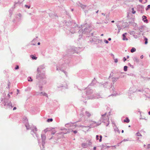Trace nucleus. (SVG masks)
Instances as JSON below:
<instances>
[{
  "label": "nucleus",
  "instance_id": "f257e3e1",
  "mask_svg": "<svg viewBox=\"0 0 150 150\" xmlns=\"http://www.w3.org/2000/svg\"><path fill=\"white\" fill-rule=\"evenodd\" d=\"M80 47H76L74 46L71 47L67 51V54L64 55L63 58L60 59L57 65L56 70L64 72L65 74L67 72L64 71L65 69L69 66L71 60V57L72 54L76 53H77L81 51Z\"/></svg>",
  "mask_w": 150,
  "mask_h": 150
},
{
  "label": "nucleus",
  "instance_id": "f03ea898",
  "mask_svg": "<svg viewBox=\"0 0 150 150\" xmlns=\"http://www.w3.org/2000/svg\"><path fill=\"white\" fill-rule=\"evenodd\" d=\"M23 121L25 127H26L27 130L30 129L31 134L34 137H36L38 140V144L40 147L41 150H44L45 145V140L46 139V135L44 134H41L42 142L41 143L40 142V140L38 139V135L37 133L38 129L35 126L33 125H30L28 122V120L26 117H24L23 118Z\"/></svg>",
  "mask_w": 150,
  "mask_h": 150
},
{
  "label": "nucleus",
  "instance_id": "7ed1b4c3",
  "mask_svg": "<svg viewBox=\"0 0 150 150\" xmlns=\"http://www.w3.org/2000/svg\"><path fill=\"white\" fill-rule=\"evenodd\" d=\"M86 96L84 97L82 96V98H81V100L83 101L84 103H86V101L87 99H92L93 98H102L101 96L99 95H97L96 96H94V97L92 96H88V95H91L93 92V91L90 88L88 87L86 88Z\"/></svg>",
  "mask_w": 150,
  "mask_h": 150
},
{
  "label": "nucleus",
  "instance_id": "20e7f679",
  "mask_svg": "<svg viewBox=\"0 0 150 150\" xmlns=\"http://www.w3.org/2000/svg\"><path fill=\"white\" fill-rule=\"evenodd\" d=\"M45 68V65L42 64L39 66L37 68L36 79L38 80L44 79L45 78V71L44 70Z\"/></svg>",
  "mask_w": 150,
  "mask_h": 150
},
{
  "label": "nucleus",
  "instance_id": "39448f33",
  "mask_svg": "<svg viewBox=\"0 0 150 150\" xmlns=\"http://www.w3.org/2000/svg\"><path fill=\"white\" fill-rule=\"evenodd\" d=\"M9 98H10V96L9 93L8 94ZM1 105L2 107H4L5 108H9L11 109L14 106V105H12L11 101L9 100V98H5L4 99V102Z\"/></svg>",
  "mask_w": 150,
  "mask_h": 150
},
{
  "label": "nucleus",
  "instance_id": "423d86ee",
  "mask_svg": "<svg viewBox=\"0 0 150 150\" xmlns=\"http://www.w3.org/2000/svg\"><path fill=\"white\" fill-rule=\"evenodd\" d=\"M107 113L105 112L104 114L101 115L102 117L99 120L98 122H102L105 123L106 126H108L109 124V121L108 117V116L106 117Z\"/></svg>",
  "mask_w": 150,
  "mask_h": 150
},
{
  "label": "nucleus",
  "instance_id": "0eeeda50",
  "mask_svg": "<svg viewBox=\"0 0 150 150\" xmlns=\"http://www.w3.org/2000/svg\"><path fill=\"white\" fill-rule=\"evenodd\" d=\"M70 23L71 24L70 27L71 28L69 29V30L71 33L73 34L75 33L76 29L78 28L79 27H77V24L74 21H72L71 22H70Z\"/></svg>",
  "mask_w": 150,
  "mask_h": 150
},
{
  "label": "nucleus",
  "instance_id": "6e6552de",
  "mask_svg": "<svg viewBox=\"0 0 150 150\" xmlns=\"http://www.w3.org/2000/svg\"><path fill=\"white\" fill-rule=\"evenodd\" d=\"M92 28L91 27H86L83 30H82V33L83 34H86V35H88L89 34H90L91 35L88 36H93V33L91 32Z\"/></svg>",
  "mask_w": 150,
  "mask_h": 150
},
{
  "label": "nucleus",
  "instance_id": "1a4fd4ad",
  "mask_svg": "<svg viewBox=\"0 0 150 150\" xmlns=\"http://www.w3.org/2000/svg\"><path fill=\"white\" fill-rule=\"evenodd\" d=\"M91 22L89 19H86L81 26L86 27H91Z\"/></svg>",
  "mask_w": 150,
  "mask_h": 150
},
{
  "label": "nucleus",
  "instance_id": "9d476101",
  "mask_svg": "<svg viewBox=\"0 0 150 150\" xmlns=\"http://www.w3.org/2000/svg\"><path fill=\"white\" fill-rule=\"evenodd\" d=\"M44 79H41L38 80L39 82V88L40 90V91L42 90V86L40 85H44L46 83V81Z\"/></svg>",
  "mask_w": 150,
  "mask_h": 150
},
{
  "label": "nucleus",
  "instance_id": "9b49d317",
  "mask_svg": "<svg viewBox=\"0 0 150 150\" xmlns=\"http://www.w3.org/2000/svg\"><path fill=\"white\" fill-rule=\"evenodd\" d=\"M77 4L78 6L81 7L83 9L85 13L88 12V10L87 9L88 8V7L86 6L83 5L79 2L77 3Z\"/></svg>",
  "mask_w": 150,
  "mask_h": 150
},
{
  "label": "nucleus",
  "instance_id": "f8f14e48",
  "mask_svg": "<svg viewBox=\"0 0 150 150\" xmlns=\"http://www.w3.org/2000/svg\"><path fill=\"white\" fill-rule=\"evenodd\" d=\"M93 122L94 123L91 124L90 125V126H88V127H89L90 128L91 127H95L100 125L101 124V122H98V123H97V122L96 121H93Z\"/></svg>",
  "mask_w": 150,
  "mask_h": 150
},
{
  "label": "nucleus",
  "instance_id": "ddd939ff",
  "mask_svg": "<svg viewBox=\"0 0 150 150\" xmlns=\"http://www.w3.org/2000/svg\"><path fill=\"white\" fill-rule=\"evenodd\" d=\"M103 42L102 39H99L96 38H93V43L95 44H98Z\"/></svg>",
  "mask_w": 150,
  "mask_h": 150
},
{
  "label": "nucleus",
  "instance_id": "4468645a",
  "mask_svg": "<svg viewBox=\"0 0 150 150\" xmlns=\"http://www.w3.org/2000/svg\"><path fill=\"white\" fill-rule=\"evenodd\" d=\"M137 10L140 11L141 13H143L144 10V6L143 5H139L137 6Z\"/></svg>",
  "mask_w": 150,
  "mask_h": 150
},
{
  "label": "nucleus",
  "instance_id": "2eb2a0df",
  "mask_svg": "<svg viewBox=\"0 0 150 150\" xmlns=\"http://www.w3.org/2000/svg\"><path fill=\"white\" fill-rule=\"evenodd\" d=\"M57 87L58 88H59V90H62L63 88H67V86H65L63 84H60L59 83H58L57 85Z\"/></svg>",
  "mask_w": 150,
  "mask_h": 150
},
{
  "label": "nucleus",
  "instance_id": "dca6fc26",
  "mask_svg": "<svg viewBox=\"0 0 150 150\" xmlns=\"http://www.w3.org/2000/svg\"><path fill=\"white\" fill-rule=\"evenodd\" d=\"M18 2L15 3L14 4V6H12L9 10V12L10 16L12 15L13 11L15 8V5L18 3Z\"/></svg>",
  "mask_w": 150,
  "mask_h": 150
},
{
  "label": "nucleus",
  "instance_id": "f3484780",
  "mask_svg": "<svg viewBox=\"0 0 150 150\" xmlns=\"http://www.w3.org/2000/svg\"><path fill=\"white\" fill-rule=\"evenodd\" d=\"M108 82H105L104 83H103V82H101L99 83V85L100 86H101L102 85L103 86V87L105 88H107L108 86Z\"/></svg>",
  "mask_w": 150,
  "mask_h": 150
},
{
  "label": "nucleus",
  "instance_id": "a211bd4d",
  "mask_svg": "<svg viewBox=\"0 0 150 150\" xmlns=\"http://www.w3.org/2000/svg\"><path fill=\"white\" fill-rule=\"evenodd\" d=\"M120 78V76L116 77H112V79L113 83V84H114V83L116 82Z\"/></svg>",
  "mask_w": 150,
  "mask_h": 150
},
{
  "label": "nucleus",
  "instance_id": "6ab92c4d",
  "mask_svg": "<svg viewBox=\"0 0 150 150\" xmlns=\"http://www.w3.org/2000/svg\"><path fill=\"white\" fill-rule=\"evenodd\" d=\"M142 20L143 21L146 23H147L148 22V20L147 19V17L145 16H142Z\"/></svg>",
  "mask_w": 150,
  "mask_h": 150
},
{
  "label": "nucleus",
  "instance_id": "aec40b11",
  "mask_svg": "<svg viewBox=\"0 0 150 150\" xmlns=\"http://www.w3.org/2000/svg\"><path fill=\"white\" fill-rule=\"evenodd\" d=\"M40 95L41 96H45L46 97H48V95L47 93L45 92H41L40 93Z\"/></svg>",
  "mask_w": 150,
  "mask_h": 150
},
{
  "label": "nucleus",
  "instance_id": "412c9836",
  "mask_svg": "<svg viewBox=\"0 0 150 150\" xmlns=\"http://www.w3.org/2000/svg\"><path fill=\"white\" fill-rule=\"evenodd\" d=\"M145 27V26L144 25H141L139 27V30L140 32H142L143 31L144 28Z\"/></svg>",
  "mask_w": 150,
  "mask_h": 150
},
{
  "label": "nucleus",
  "instance_id": "4be33fe9",
  "mask_svg": "<svg viewBox=\"0 0 150 150\" xmlns=\"http://www.w3.org/2000/svg\"><path fill=\"white\" fill-rule=\"evenodd\" d=\"M100 147H101V150H102L103 149H105L107 148V147H109L108 146H107L105 144H102L101 146H100Z\"/></svg>",
  "mask_w": 150,
  "mask_h": 150
},
{
  "label": "nucleus",
  "instance_id": "5701e85b",
  "mask_svg": "<svg viewBox=\"0 0 150 150\" xmlns=\"http://www.w3.org/2000/svg\"><path fill=\"white\" fill-rule=\"evenodd\" d=\"M30 57L33 60H36L37 58V57L35 55L32 54L30 55Z\"/></svg>",
  "mask_w": 150,
  "mask_h": 150
},
{
  "label": "nucleus",
  "instance_id": "b1692460",
  "mask_svg": "<svg viewBox=\"0 0 150 150\" xmlns=\"http://www.w3.org/2000/svg\"><path fill=\"white\" fill-rule=\"evenodd\" d=\"M144 91V90L142 89H136V91H133V92H142V93H143Z\"/></svg>",
  "mask_w": 150,
  "mask_h": 150
},
{
  "label": "nucleus",
  "instance_id": "393cba45",
  "mask_svg": "<svg viewBox=\"0 0 150 150\" xmlns=\"http://www.w3.org/2000/svg\"><path fill=\"white\" fill-rule=\"evenodd\" d=\"M129 121L130 120L128 117H126L125 119L124 120H123L124 122H126L127 123L129 122Z\"/></svg>",
  "mask_w": 150,
  "mask_h": 150
},
{
  "label": "nucleus",
  "instance_id": "a878e982",
  "mask_svg": "<svg viewBox=\"0 0 150 150\" xmlns=\"http://www.w3.org/2000/svg\"><path fill=\"white\" fill-rule=\"evenodd\" d=\"M144 43L146 45L148 43V39L145 36H144Z\"/></svg>",
  "mask_w": 150,
  "mask_h": 150
},
{
  "label": "nucleus",
  "instance_id": "bb28decb",
  "mask_svg": "<svg viewBox=\"0 0 150 150\" xmlns=\"http://www.w3.org/2000/svg\"><path fill=\"white\" fill-rule=\"evenodd\" d=\"M133 60L136 62L138 63L139 62V60L137 57H134L133 58Z\"/></svg>",
  "mask_w": 150,
  "mask_h": 150
},
{
  "label": "nucleus",
  "instance_id": "cd10ccee",
  "mask_svg": "<svg viewBox=\"0 0 150 150\" xmlns=\"http://www.w3.org/2000/svg\"><path fill=\"white\" fill-rule=\"evenodd\" d=\"M87 144L88 146H90L92 144V142H91V140H89L87 141Z\"/></svg>",
  "mask_w": 150,
  "mask_h": 150
},
{
  "label": "nucleus",
  "instance_id": "c85d7f7f",
  "mask_svg": "<svg viewBox=\"0 0 150 150\" xmlns=\"http://www.w3.org/2000/svg\"><path fill=\"white\" fill-rule=\"evenodd\" d=\"M31 89V87H28L25 90V91H30Z\"/></svg>",
  "mask_w": 150,
  "mask_h": 150
},
{
  "label": "nucleus",
  "instance_id": "c756f323",
  "mask_svg": "<svg viewBox=\"0 0 150 150\" xmlns=\"http://www.w3.org/2000/svg\"><path fill=\"white\" fill-rule=\"evenodd\" d=\"M136 90L134 87H131L129 89V90L131 91V93H133V91H136Z\"/></svg>",
  "mask_w": 150,
  "mask_h": 150
},
{
  "label": "nucleus",
  "instance_id": "7c9ffc66",
  "mask_svg": "<svg viewBox=\"0 0 150 150\" xmlns=\"http://www.w3.org/2000/svg\"><path fill=\"white\" fill-rule=\"evenodd\" d=\"M56 132V131L54 129V128H52V132H51V134L52 135H54Z\"/></svg>",
  "mask_w": 150,
  "mask_h": 150
},
{
  "label": "nucleus",
  "instance_id": "2f4dec72",
  "mask_svg": "<svg viewBox=\"0 0 150 150\" xmlns=\"http://www.w3.org/2000/svg\"><path fill=\"white\" fill-rule=\"evenodd\" d=\"M36 41V39H34L31 42L32 43L31 44L32 45H36V43L35 42V43H33V42H35V41Z\"/></svg>",
  "mask_w": 150,
  "mask_h": 150
},
{
  "label": "nucleus",
  "instance_id": "473e14b6",
  "mask_svg": "<svg viewBox=\"0 0 150 150\" xmlns=\"http://www.w3.org/2000/svg\"><path fill=\"white\" fill-rule=\"evenodd\" d=\"M122 36L123 37L122 40H127L128 39L126 37V36H125L124 35H122Z\"/></svg>",
  "mask_w": 150,
  "mask_h": 150
},
{
  "label": "nucleus",
  "instance_id": "72a5a7b5",
  "mask_svg": "<svg viewBox=\"0 0 150 150\" xmlns=\"http://www.w3.org/2000/svg\"><path fill=\"white\" fill-rule=\"evenodd\" d=\"M129 24H131L133 26H134V25H135L136 26L137 25V24L135 23L134 22H132V21H129Z\"/></svg>",
  "mask_w": 150,
  "mask_h": 150
},
{
  "label": "nucleus",
  "instance_id": "f704fd0d",
  "mask_svg": "<svg viewBox=\"0 0 150 150\" xmlns=\"http://www.w3.org/2000/svg\"><path fill=\"white\" fill-rule=\"evenodd\" d=\"M85 114L86 116H87L88 117H90L91 116V114L90 113L88 112V111H86L85 112Z\"/></svg>",
  "mask_w": 150,
  "mask_h": 150
},
{
  "label": "nucleus",
  "instance_id": "c9c22d12",
  "mask_svg": "<svg viewBox=\"0 0 150 150\" xmlns=\"http://www.w3.org/2000/svg\"><path fill=\"white\" fill-rule=\"evenodd\" d=\"M112 83L111 84V88H110V90L111 91L112 90V92H114L115 91V89L114 88V87L113 86H112Z\"/></svg>",
  "mask_w": 150,
  "mask_h": 150
},
{
  "label": "nucleus",
  "instance_id": "e433bc0d",
  "mask_svg": "<svg viewBox=\"0 0 150 150\" xmlns=\"http://www.w3.org/2000/svg\"><path fill=\"white\" fill-rule=\"evenodd\" d=\"M136 51V49L134 47H132L131 50L130 51L132 53Z\"/></svg>",
  "mask_w": 150,
  "mask_h": 150
},
{
  "label": "nucleus",
  "instance_id": "4c0bfd02",
  "mask_svg": "<svg viewBox=\"0 0 150 150\" xmlns=\"http://www.w3.org/2000/svg\"><path fill=\"white\" fill-rule=\"evenodd\" d=\"M115 127L114 128V130L115 131H117L119 133L120 132V131L118 129V128L116 127L115 126Z\"/></svg>",
  "mask_w": 150,
  "mask_h": 150
},
{
  "label": "nucleus",
  "instance_id": "58836bf2",
  "mask_svg": "<svg viewBox=\"0 0 150 150\" xmlns=\"http://www.w3.org/2000/svg\"><path fill=\"white\" fill-rule=\"evenodd\" d=\"M53 120V119L52 118H48L47 120V122H52Z\"/></svg>",
  "mask_w": 150,
  "mask_h": 150
},
{
  "label": "nucleus",
  "instance_id": "ea45409f",
  "mask_svg": "<svg viewBox=\"0 0 150 150\" xmlns=\"http://www.w3.org/2000/svg\"><path fill=\"white\" fill-rule=\"evenodd\" d=\"M87 143H83L82 144V146L83 147H85L86 146H87Z\"/></svg>",
  "mask_w": 150,
  "mask_h": 150
},
{
  "label": "nucleus",
  "instance_id": "a19ab883",
  "mask_svg": "<svg viewBox=\"0 0 150 150\" xmlns=\"http://www.w3.org/2000/svg\"><path fill=\"white\" fill-rule=\"evenodd\" d=\"M93 38H91L88 41V42H90L91 43H93Z\"/></svg>",
  "mask_w": 150,
  "mask_h": 150
},
{
  "label": "nucleus",
  "instance_id": "79ce46f5",
  "mask_svg": "<svg viewBox=\"0 0 150 150\" xmlns=\"http://www.w3.org/2000/svg\"><path fill=\"white\" fill-rule=\"evenodd\" d=\"M127 67L126 66H125L124 67V70L125 71H126L127 70Z\"/></svg>",
  "mask_w": 150,
  "mask_h": 150
},
{
  "label": "nucleus",
  "instance_id": "37998d69",
  "mask_svg": "<svg viewBox=\"0 0 150 150\" xmlns=\"http://www.w3.org/2000/svg\"><path fill=\"white\" fill-rule=\"evenodd\" d=\"M136 135L137 136H142V135L139 132H137L136 133Z\"/></svg>",
  "mask_w": 150,
  "mask_h": 150
},
{
  "label": "nucleus",
  "instance_id": "c03bdc74",
  "mask_svg": "<svg viewBox=\"0 0 150 150\" xmlns=\"http://www.w3.org/2000/svg\"><path fill=\"white\" fill-rule=\"evenodd\" d=\"M132 14H135L136 13V11L134 10V8H132Z\"/></svg>",
  "mask_w": 150,
  "mask_h": 150
},
{
  "label": "nucleus",
  "instance_id": "a18cd8bd",
  "mask_svg": "<svg viewBox=\"0 0 150 150\" xmlns=\"http://www.w3.org/2000/svg\"><path fill=\"white\" fill-rule=\"evenodd\" d=\"M149 8H150V5H149L147 6V7L146 8V11L148 10Z\"/></svg>",
  "mask_w": 150,
  "mask_h": 150
},
{
  "label": "nucleus",
  "instance_id": "49530a36",
  "mask_svg": "<svg viewBox=\"0 0 150 150\" xmlns=\"http://www.w3.org/2000/svg\"><path fill=\"white\" fill-rule=\"evenodd\" d=\"M19 67L18 65H16V67L15 68V70H18L19 69Z\"/></svg>",
  "mask_w": 150,
  "mask_h": 150
},
{
  "label": "nucleus",
  "instance_id": "de8ad7c7",
  "mask_svg": "<svg viewBox=\"0 0 150 150\" xmlns=\"http://www.w3.org/2000/svg\"><path fill=\"white\" fill-rule=\"evenodd\" d=\"M100 137V139L99 140V142H100L102 141V135H100L99 136Z\"/></svg>",
  "mask_w": 150,
  "mask_h": 150
},
{
  "label": "nucleus",
  "instance_id": "09e8293b",
  "mask_svg": "<svg viewBox=\"0 0 150 150\" xmlns=\"http://www.w3.org/2000/svg\"><path fill=\"white\" fill-rule=\"evenodd\" d=\"M25 7L28 8L29 9L30 8V5H25Z\"/></svg>",
  "mask_w": 150,
  "mask_h": 150
},
{
  "label": "nucleus",
  "instance_id": "8fccbe9b",
  "mask_svg": "<svg viewBox=\"0 0 150 150\" xmlns=\"http://www.w3.org/2000/svg\"><path fill=\"white\" fill-rule=\"evenodd\" d=\"M129 138H127V139H124L123 140L121 141V142H126L127 141H129Z\"/></svg>",
  "mask_w": 150,
  "mask_h": 150
},
{
  "label": "nucleus",
  "instance_id": "3c124183",
  "mask_svg": "<svg viewBox=\"0 0 150 150\" xmlns=\"http://www.w3.org/2000/svg\"><path fill=\"white\" fill-rule=\"evenodd\" d=\"M48 131H50V130H49V129L48 128H46V129L44 130V132L45 133Z\"/></svg>",
  "mask_w": 150,
  "mask_h": 150
},
{
  "label": "nucleus",
  "instance_id": "603ef678",
  "mask_svg": "<svg viewBox=\"0 0 150 150\" xmlns=\"http://www.w3.org/2000/svg\"><path fill=\"white\" fill-rule=\"evenodd\" d=\"M104 42H105V43H106V44H108V43H109V42L108 40H105V39L104 40Z\"/></svg>",
  "mask_w": 150,
  "mask_h": 150
},
{
  "label": "nucleus",
  "instance_id": "864d4df0",
  "mask_svg": "<svg viewBox=\"0 0 150 150\" xmlns=\"http://www.w3.org/2000/svg\"><path fill=\"white\" fill-rule=\"evenodd\" d=\"M72 132H73V133L74 134H76L77 133V131L76 130H72Z\"/></svg>",
  "mask_w": 150,
  "mask_h": 150
},
{
  "label": "nucleus",
  "instance_id": "5fc2aeb1",
  "mask_svg": "<svg viewBox=\"0 0 150 150\" xmlns=\"http://www.w3.org/2000/svg\"><path fill=\"white\" fill-rule=\"evenodd\" d=\"M99 135H97L96 136V139L97 140H98L99 139Z\"/></svg>",
  "mask_w": 150,
  "mask_h": 150
},
{
  "label": "nucleus",
  "instance_id": "6e6d98bb",
  "mask_svg": "<svg viewBox=\"0 0 150 150\" xmlns=\"http://www.w3.org/2000/svg\"><path fill=\"white\" fill-rule=\"evenodd\" d=\"M138 110H137V111H136L135 112L137 113H138V112H139L140 114H141V112L139 110V109H138Z\"/></svg>",
  "mask_w": 150,
  "mask_h": 150
},
{
  "label": "nucleus",
  "instance_id": "4d7b16f0",
  "mask_svg": "<svg viewBox=\"0 0 150 150\" xmlns=\"http://www.w3.org/2000/svg\"><path fill=\"white\" fill-rule=\"evenodd\" d=\"M128 65L130 67H132V68H133L134 67H133V66L132 65H131V64L130 63H128Z\"/></svg>",
  "mask_w": 150,
  "mask_h": 150
},
{
  "label": "nucleus",
  "instance_id": "13d9d810",
  "mask_svg": "<svg viewBox=\"0 0 150 150\" xmlns=\"http://www.w3.org/2000/svg\"><path fill=\"white\" fill-rule=\"evenodd\" d=\"M28 80L29 81H33V79H32L31 77H30V79H28Z\"/></svg>",
  "mask_w": 150,
  "mask_h": 150
},
{
  "label": "nucleus",
  "instance_id": "bf43d9fd",
  "mask_svg": "<svg viewBox=\"0 0 150 150\" xmlns=\"http://www.w3.org/2000/svg\"><path fill=\"white\" fill-rule=\"evenodd\" d=\"M122 143V142H120L118 143L117 144V145L116 146H119Z\"/></svg>",
  "mask_w": 150,
  "mask_h": 150
},
{
  "label": "nucleus",
  "instance_id": "052dcab7",
  "mask_svg": "<svg viewBox=\"0 0 150 150\" xmlns=\"http://www.w3.org/2000/svg\"><path fill=\"white\" fill-rule=\"evenodd\" d=\"M123 60L124 62H125L127 60V59L125 57H124L123 58Z\"/></svg>",
  "mask_w": 150,
  "mask_h": 150
},
{
  "label": "nucleus",
  "instance_id": "680f3d73",
  "mask_svg": "<svg viewBox=\"0 0 150 150\" xmlns=\"http://www.w3.org/2000/svg\"><path fill=\"white\" fill-rule=\"evenodd\" d=\"M80 115L81 117H82L83 116V113L82 112L80 114Z\"/></svg>",
  "mask_w": 150,
  "mask_h": 150
},
{
  "label": "nucleus",
  "instance_id": "e2e57ef3",
  "mask_svg": "<svg viewBox=\"0 0 150 150\" xmlns=\"http://www.w3.org/2000/svg\"><path fill=\"white\" fill-rule=\"evenodd\" d=\"M117 26L118 30L119 29V28H120V29L122 28L120 27V26L119 25H117Z\"/></svg>",
  "mask_w": 150,
  "mask_h": 150
},
{
  "label": "nucleus",
  "instance_id": "0e129e2a",
  "mask_svg": "<svg viewBox=\"0 0 150 150\" xmlns=\"http://www.w3.org/2000/svg\"><path fill=\"white\" fill-rule=\"evenodd\" d=\"M115 63H117L118 62V59H115Z\"/></svg>",
  "mask_w": 150,
  "mask_h": 150
},
{
  "label": "nucleus",
  "instance_id": "69168bd1",
  "mask_svg": "<svg viewBox=\"0 0 150 150\" xmlns=\"http://www.w3.org/2000/svg\"><path fill=\"white\" fill-rule=\"evenodd\" d=\"M128 75L129 76H133L134 75V74L132 73H130L129 74H128Z\"/></svg>",
  "mask_w": 150,
  "mask_h": 150
},
{
  "label": "nucleus",
  "instance_id": "338daca9",
  "mask_svg": "<svg viewBox=\"0 0 150 150\" xmlns=\"http://www.w3.org/2000/svg\"><path fill=\"white\" fill-rule=\"evenodd\" d=\"M10 86V83L9 82V83L8 84V88H9Z\"/></svg>",
  "mask_w": 150,
  "mask_h": 150
},
{
  "label": "nucleus",
  "instance_id": "774afa93",
  "mask_svg": "<svg viewBox=\"0 0 150 150\" xmlns=\"http://www.w3.org/2000/svg\"><path fill=\"white\" fill-rule=\"evenodd\" d=\"M148 148L150 149V144H149L148 145Z\"/></svg>",
  "mask_w": 150,
  "mask_h": 150
}]
</instances>
